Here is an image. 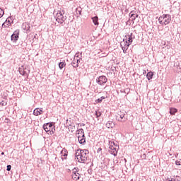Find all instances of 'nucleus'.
Masks as SVG:
<instances>
[{"instance_id": "1", "label": "nucleus", "mask_w": 181, "mask_h": 181, "mask_svg": "<svg viewBox=\"0 0 181 181\" xmlns=\"http://www.w3.org/2000/svg\"><path fill=\"white\" fill-rule=\"evenodd\" d=\"M119 149V146H118L115 142L114 141H110L109 142V152L111 153V155H113V156H117L118 154V150Z\"/></svg>"}, {"instance_id": "2", "label": "nucleus", "mask_w": 181, "mask_h": 181, "mask_svg": "<svg viewBox=\"0 0 181 181\" xmlns=\"http://www.w3.org/2000/svg\"><path fill=\"white\" fill-rule=\"evenodd\" d=\"M170 21H172V16L169 14H163L158 18V21L160 25H169V23H170Z\"/></svg>"}, {"instance_id": "3", "label": "nucleus", "mask_w": 181, "mask_h": 181, "mask_svg": "<svg viewBox=\"0 0 181 181\" xmlns=\"http://www.w3.org/2000/svg\"><path fill=\"white\" fill-rule=\"evenodd\" d=\"M81 156L79 157V159L78 162L80 163H86L87 162V155L90 153V151L87 149L80 150Z\"/></svg>"}, {"instance_id": "4", "label": "nucleus", "mask_w": 181, "mask_h": 181, "mask_svg": "<svg viewBox=\"0 0 181 181\" xmlns=\"http://www.w3.org/2000/svg\"><path fill=\"white\" fill-rule=\"evenodd\" d=\"M116 119L120 122H125L128 119L127 117V112L125 110H120L116 115Z\"/></svg>"}, {"instance_id": "5", "label": "nucleus", "mask_w": 181, "mask_h": 181, "mask_svg": "<svg viewBox=\"0 0 181 181\" xmlns=\"http://www.w3.org/2000/svg\"><path fill=\"white\" fill-rule=\"evenodd\" d=\"M64 13H62V11H60L57 12L54 18L57 21V22H58V23L62 24L67 19V17L64 16Z\"/></svg>"}, {"instance_id": "6", "label": "nucleus", "mask_w": 181, "mask_h": 181, "mask_svg": "<svg viewBox=\"0 0 181 181\" xmlns=\"http://www.w3.org/2000/svg\"><path fill=\"white\" fill-rule=\"evenodd\" d=\"M107 81H108V78L106 76H100L96 78V83L99 86H104Z\"/></svg>"}, {"instance_id": "7", "label": "nucleus", "mask_w": 181, "mask_h": 181, "mask_svg": "<svg viewBox=\"0 0 181 181\" xmlns=\"http://www.w3.org/2000/svg\"><path fill=\"white\" fill-rule=\"evenodd\" d=\"M121 48L123 51V53H127V50H128V47L131 46V44L128 42V41H125V38L123 39V41L120 42Z\"/></svg>"}, {"instance_id": "8", "label": "nucleus", "mask_w": 181, "mask_h": 181, "mask_svg": "<svg viewBox=\"0 0 181 181\" xmlns=\"http://www.w3.org/2000/svg\"><path fill=\"white\" fill-rule=\"evenodd\" d=\"M81 177L80 173H78V172H77V168H74L72 170V179L73 180H79Z\"/></svg>"}, {"instance_id": "9", "label": "nucleus", "mask_w": 181, "mask_h": 181, "mask_svg": "<svg viewBox=\"0 0 181 181\" xmlns=\"http://www.w3.org/2000/svg\"><path fill=\"white\" fill-rule=\"evenodd\" d=\"M134 38H135V35H134L132 33H131L130 34H128L127 37V36L124 37L125 40L127 41L128 43H129L130 45H132V42H134Z\"/></svg>"}, {"instance_id": "10", "label": "nucleus", "mask_w": 181, "mask_h": 181, "mask_svg": "<svg viewBox=\"0 0 181 181\" xmlns=\"http://www.w3.org/2000/svg\"><path fill=\"white\" fill-rule=\"evenodd\" d=\"M19 39V31L16 30L11 36V40L12 42H16Z\"/></svg>"}, {"instance_id": "11", "label": "nucleus", "mask_w": 181, "mask_h": 181, "mask_svg": "<svg viewBox=\"0 0 181 181\" xmlns=\"http://www.w3.org/2000/svg\"><path fill=\"white\" fill-rule=\"evenodd\" d=\"M78 141L81 145H84L86 144V136L85 134L78 135Z\"/></svg>"}, {"instance_id": "12", "label": "nucleus", "mask_w": 181, "mask_h": 181, "mask_svg": "<svg viewBox=\"0 0 181 181\" xmlns=\"http://www.w3.org/2000/svg\"><path fill=\"white\" fill-rule=\"evenodd\" d=\"M42 112H43V108H36L33 111V114L35 115V117L42 115Z\"/></svg>"}, {"instance_id": "13", "label": "nucleus", "mask_w": 181, "mask_h": 181, "mask_svg": "<svg viewBox=\"0 0 181 181\" xmlns=\"http://www.w3.org/2000/svg\"><path fill=\"white\" fill-rule=\"evenodd\" d=\"M22 28L26 32H30V24L28 23H24L22 25Z\"/></svg>"}, {"instance_id": "14", "label": "nucleus", "mask_w": 181, "mask_h": 181, "mask_svg": "<svg viewBox=\"0 0 181 181\" xmlns=\"http://www.w3.org/2000/svg\"><path fill=\"white\" fill-rule=\"evenodd\" d=\"M138 16H139V15L135 13L134 11H132L129 14V18H131L132 21H135Z\"/></svg>"}, {"instance_id": "15", "label": "nucleus", "mask_w": 181, "mask_h": 181, "mask_svg": "<svg viewBox=\"0 0 181 181\" xmlns=\"http://www.w3.org/2000/svg\"><path fill=\"white\" fill-rule=\"evenodd\" d=\"M114 127H115V124H114V122H112V120H109L106 123V127L107 128H114Z\"/></svg>"}, {"instance_id": "16", "label": "nucleus", "mask_w": 181, "mask_h": 181, "mask_svg": "<svg viewBox=\"0 0 181 181\" xmlns=\"http://www.w3.org/2000/svg\"><path fill=\"white\" fill-rule=\"evenodd\" d=\"M91 19L95 26H98V25H100V23H98V16H96L92 17Z\"/></svg>"}, {"instance_id": "17", "label": "nucleus", "mask_w": 181, "mask_h": 181, "mask_svg": "<svg viewBox=\"0 0 181 181\" xmlns=\"http://www.w3.org/2000/svg\"><path fill=\"white\" fill-rule=\"evenodd\" d=\"M105 98H107V96H101L95 100L96 104H101V103H103V100H105Z\"/></svg>"}, {"instance_id": "18", "label": "nucleus", "mask_w": 181, "mask_h": 181, "mask_svg": "<svg viewBox=\"0 0 181 181\" xmlns=\"http://www.w3.org/2000/svg\"><path fill=\"white\" fill-rule=\"evenodd\" d=\"M58 66L60 70H63L66 67V62H59Z\"/></svg>"}, {"instance_id": "19", "label": "nucleus", "mask_w": 181, "mask_h": 181, "mask_svg": "<svg viewBox=\"0 0 181 181\" xmlns=\"http://www.w3.org/2000/svg\"><path fill=\"white\" fill-rule=\"evenodd\" d=\"M146 77L148 81L152 80V78H153V73H152V71L148 72L146 74Z\"/></svg>"}, {"instance_id": "20", "label": "nucleus", "mask_w": 181, "mask_h": 181, "mask_svg": "<svg viewBox=\"0 0 181 181\" xmlns=\"http://www.w3.org/2000/svg\"><path fill=\"white\" fill-rule=\"evenodd\" d=\"M43 129L45 131V132H49L50 131V127L47 123L43 125Z\"/></svg>"}, {"instance_id": "21", "label": "nucleus", "mask_w": 181, "mask_h": 181, "mask_svg": "<svg viewBox=\"0 0 181 181\" xmlns=\"http://www.w3.org/2000/svg\"><path fill=\"white\" fill-rule=\"evenodd\" d=\"M175 112H177V109L173 108V107H170V115H175Z\"/></svg>"}, {"instance_id": "22", "label": "nucleus", "mask_w": 181, "mask_h": 181, "mask_svg": "<svg viewBox=\"0 0 181 181\" xmlns=\"http://www.w3.org/2000/svg\"><path fill=\"white\" fill-rule=\"evenodd\" d=\"M83 151L82 149H78L75 153V158H77V159H78V156L80 158L81 155V151Z\"/></svg>"}, {"instance_id": "23", "label": "nucleus", "mask_w": 181, "mask_h": 181, "mask_svg": "<svg viewBox=\"0 0 181 181\" xmlns=\"http://www.w3.org/2000/svg\"><path fill=\"white\" fill-rule=\"evenodd\" d=\"M19 73L21 76H25L26 74V71H25V68H19Z\"/></svg>"}, {"instance_id": "24", "label": "nucleus", "mask_w": 181, "mask_h": 181, "mask_svg": "<svg viewBox=\"0 0 181 181\" xmlns=\"http://www.w3.org/2000/svg\"><path fill=\"white\" fill-rule=\"evenodd\" d=\"M71 65H72L73 67H74L75 69H77V67H78V64L76 63V59H74V60L71 62Z\"/></svg>"}, {"instance_id": "25", "label": "nucleus", "mask_w": 181, "mask_h": 181, "mask_svg": "<svg viewBox=\"0 0 181 181\" xmlns=\"http://www.w3.org/2000/svg\"><path fill=\"white\" fill-rule=\"evenodd\" d=\"M78 135H84V129H79L78 130Z\"/></svg>"}, {"instance_id": "26", "label": "nucleus", "mask_w": 181, "mask_h": 181, "mask_svg": "<svg viewBox=\"0 0 181 181\" xmlns=\"http://www.w3.org/2000/svg\"><path fill=\"white\" fill-rule=\"evenodd\" d=\"M69 131H71V132H73L74 131V126L73 125H69Z\"/></svg>"}, {"instance_id": "27", "label": "nucleus", "mask_w": 181, "mask_h": 181, "mask_svg": "<svg viewBox=\"0 0 181 181\" xmlns=\"http://www.w3.org/2000/svg\"><path fill=\"white\" fill-rule=\"evenodd\" d=\"M5 14V11L2 10V8H0V18H2L4 15Z\"/></svg>"}, {"instance_id": "28", "label": "nucleus", "mask_w": 181, "mask_h": 181, "mask_svg": "<svg viewBox=\"0 0 181 181\" xmlns=\"http://www.w3.org/2000/svg\"><path fill=\"white\" fill-rule=\"evenodd\" d=\"M101 112H95V115L96 116V118H99V117H101Z\"/></svg>"}, {"instance_id": "29", "label": "nucleus", "mask_w": 181, "mask_h": 181, "mask_svg": "<svg viewBox=\"0 0 181 181\" xmlns=\"http://www.w3.org/2000/svg\"><path fill=\"white\" fill-rule=\"evenodd\" d=\"M47 124H48V126H49V129H52V128H54V126L53 125V123H47Z\"/></svg>"}, {"instance_id": "30", "label": "nucleus", "mask_w": 181, "mask_h": 181, "mask_svg": "<svg viewBox=\"0 0 181 181\" xmlns=\"http://www.w3.org/2000/svg\"><path fill=\"white\" fill-rule=\"evenodd\" d=\"M97 153H100V155H103V148H101V147H100V148L98 149Z\"/></svg>"}, {"instance_id": "31", "label": "nucleus", "mask_w": 181, "mask_h": 181, "mask_svg": "<svg viewBox=\"0 0 181 181\" xmlns=\"http://www.w3.org/2000/svg\"><path fill=\"white\" fill-rule=\"evenodd\" d=\"M11 169H12V165H8L7 168H6V171L10 172Z\"/></svg>"}, {"instance_id": "32", "label": "nucleus", "mask_w": 181, "mask_h": 181, "mask_svg": "<svg viewBox=\"0 0 181 181\" xmlns=\"http://www.w3.org/2000/svg\"><path fill=\"white\" fill-rule=\"evenodd\" d=\"M175 165H177V166H180V165H181V159H180V160H176L175 161Z\"/></svg>"}, {"instance_id": "33", "label": "nucleus", "mask_w": 181, "mask_h": 181, "mask_svg": "<svg viewBox=\"0 0 181 181\" xmlns=\"http://www.w3.org/2000/svg\"><path fill=\"white\" fill-rule=\"evenodd\" d=\"M6 101H1V103H0V105H2V107H5V105H6Z\"/></svg>"}, {"instance_id": "34", "label": "nucleus", "mask_w": 181, "mask_h": 181, "mask_svg": "<svg viewBox=\"0 0 181 181\" xmlns=\"http://www.w3.org/2000/svg\"><path fill=\"white\" fill-rule=\"evenodd\" d=\"M54 131H56V129H54V130H53V127H52V129H50V131L49 132L52 135V134H54Z\"/></svg>"}, {"instance_id": "35", "label": "nucleus", "mask_w": 181, "mask_h": 181, "mask_svg": "<svg viewBox=\"0 0 181 181\" xmlns=\"http://www.w3.org/2000/svg\"><path fill=\"white\" fill-rule=\"evenodd\" d=\"M168 181H175V180L172 177H168L167 179Z\"/></svg>"}, {"instance_id": "36", "label": "nucleus", "mask_w": 181, "mask_h": 181, "mask_svg": "<svg viewBox=\"0 0 181 181\" xmlns=\"http://www.w3.org/2000/svg\"><path fill=\"white\" fill-rule=\"evenodd\" d=\"M76 64H78V63H80V59H77V60H76Z\"/></svg>"}, {"instance_id": "37", "label": "nucleus", "mask_w": 181, "mask_h": 181, "mask_svg": "<svg viewBox=\"0 0 181 181\" xmlns=\"http://www.w3.org/2000/svg\"><path fill=\"white\" fill-rule=\"evenodd\" d=\"M9 19H11V18H8L7 21H8V23H11V21Z\"/></svg>"}, {"instance_id": "38", "label": "nucleus", "mask_w": 181, "mask_h": 181, "mask_svg": "<svg viewBox=\"0 0 181 181\" xmlns=\"http://www.w3.org/2000/svg\"><path fill=\"white\" fill-rule=\"evenodd\" d=\"M2 28H6L5 23L2 24Z\"/></svg>"}, {"instance_id": "39", "label": "nucleus", "mask_w": 181, "mask_h": 181, "mask_svg": "<svg viewBox=\"0 0 181 181\" xmlns=\"http://www.w3.org/2000/svg\"><path fill=\"white\" fill-rule=\"evenodd\" d=\"M143 158H146V154H143Z\"/></svg>"}, {"instance_id": "40", "label": "nucleus", "mask_w": 181, "mask_h": 181, "mask_svg": "<svg viewBox=\"0 0 181 181\" xmlns=\"http://www.w3.org/2000/svg\"><path fill=\"white\" fill-rule=\"evenodd\" d=\"M1 155H5L4 152H1Z\"/></svg>"}, {"instance_id": "41", "label": "nucleus", "mask_w": 181, "mask_h": 181, "mask_svg": "<svg viewBox=\"0 0 181 181\" xmlns=\"http://www.w3.org/2000/svg\"><path fill=\"white\" fill-rule=\"evenodd\" d=\"M143 73H144V74H146V71H144Z\"/></svg>"}, {"instance_id": "42", "label": "nucleus", "mask_w": 181, "mask_h": 181, "mask_svg": "<svg viewBox=\"0 0 181 181\" xmlns=\"http://www.w3.org/2000/svg\"><path fill=\"white\" fill-rule=\"evenodd\" d=\"M64 156H67V154H66V153H64Z\"/></svg>"}]
</instances>
